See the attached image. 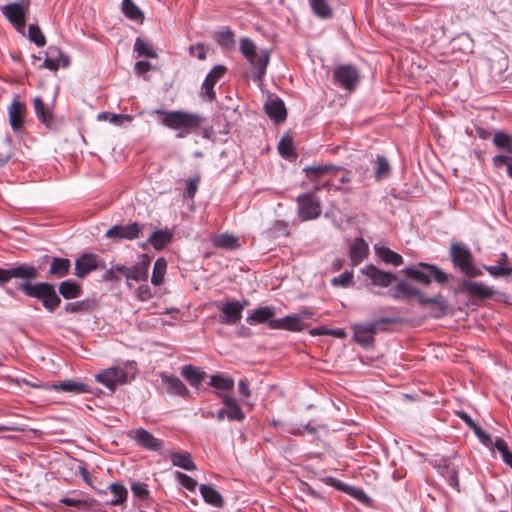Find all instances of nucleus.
<instances>
[{
    "label": "nucleus",
    "instance_id": "obj_1",
    "mask_svg": "<svg viewBox=\"0 0 512 512\" xmlns=\"http://www.w3.org/2000/svg\"><path fill=\"white\" fill-rule=\"evenodd\" d=\"M151 115L161 116L160 123L171 129L177 131L178 138H184L190 133L198 129L204 117L198 113H192L182 110H163L155 109L150 112Z\"/></svg>",
    "mask_w": 512,
    "mask_h": 512
},
{
    "label": "nucleus",
    "instance_id": "obj_2",
    "mask_svg": "<svg viewBox=\"0 0 512 512\" xmlns=\"http://www.w3.org/2000/svg\"><path fill=\"white\" fill-rule=\"evenodd\" d=\"M19 289L22 290L25 295L40 300L43 307L49 312H54L61 303V299L56 293L55 286L51 283L39 282L30 284L28 282H22L19 285Z\"/></svg>",
    "mask_w": 512,
    "mask_h": 512
},
{
    "label": "nucleus",
    "instance_id": "obj_3",
    "mask_svg": "<svg viewBox=\"0 0 512 512\" xmlns=\"http://www.w3.org/2000/svg\"><path fill=\"white\" fill-rule=\"evenodd\" d=\"M402 272L408 278L424 285H429L432 281L443 285L449 281L448 275L438 266L424 262L418 263L417 266L405 267Z\"/></svg>",
    "mask_w": 512,
    "mask_h": 512
},
{
    "label": "nucleus",
    "instance_id": "obj_4",
    "mask_svg": "<svg viewBox=\"0 0 512 512\" xmlns=\"http://www.w3.org/2000/svg\"><path fill=\"white\" fill-rule=\"evenodd\" d=\"M450 256L453 265L465 275L469 277L482 275V271L474 265L473 255L466 246L453 243L450 247Z\"/></svg>",
    "mask_w": 512,
    "mask_h": 512
},
{
    "label": "nucleus",
    "instance_id": "obj_5",
    "mask_svg": "<svg viewBox=\"0 0 512 512\" xmlns=\"http://www.w3.org/2000/svg\"><path fill=\"white\" fill-rule=\"evenodd\" d=\"M394 319L383 317L379 318L369 324H354L353 338L354 340L364 348L373 346L374 335L381 324L393 323Z\"/></svg>",
    "mask_w": 512,
    "mask_h": 512
},
{
    "label": "nucleus",
    "instance_id": "obj_6",
    "mask_svg": "<svg viewBox=\"0 0 512 512\" xmlns=\"http://www.w3.org/2000/svg\"><path fill=\"white\" fill-rule=\"evenodd\" d=\"M248 301L229 300L218 306L219 322L228 326L237 325L242 318L243 310L247 307Z\"/></svg>",
    "mask_w": 512,
    "mask_h": 512
},
{
    "label": "nucleus",
    "instance_id": "obj_7",
    "mask_svg": "<svg viewBox=\"0 0 512 512\" xmlns=\"http://www.w3.org/2000/svg\"><path fill=\"white\" fill-rule=\"evenodd\" d=\"M298 214L304 220L316 219L321 214L319 199L313 193H305L297 197Z\"/></svg>",
    "mask_w": 512,
    "mask_h": 512
},
{
    "label": "nucleus",
    "instance_id": "obj_8",
    "mask_svg": "<svg viewBox=\"0 0 512 512\" xmlns=\"http://www.w3.org/2000/svg\"><path fill=\"white\" fill-rule=\"evenodd\" d=\"M0 10L18 32H23L26 25L28 4L23 5L21 3L13 2L0 7Z\"/></svg>",
    "mask_w": 512,
    "mask_h": 512
},
{
    "label": "nucleus",
    "instance_id": "obj_9",
    "mask_svg": "<svg viewBox=\"0 0 512 512\" xmlns=\"http://www.w3.org/2000/svg\"><path fill=\"white\" fill-rule=\"evenodd\" d=\"M95 379L111 392H114L118 384H125L128 381L127 372L125 369L118 366H112L102 370L95 375Z\"/></svg>",
    "mask_w": 512,
    "mask_h": 512
},
{
    "label": "nucleus",
    "instance_id": "obj_10",
    "mask_svg": "<svg viewBox=\"0 0 512 512\" xmlns=\"http://www.w3.org/2000/svg\"><path fill=\"white\" fill-rule=\"evenodd\" d=\"M361 273L371 281L373 286L381 288H387L397 280V277L393 272L380 270L373 264H368L363 267L361 269Z\"/></svg>",
    "mask_w": 512,
    "mask_h": 512
},
{
    "label": "nucleus",
    "instance_id": "obj_11",
    "mask_svg": "<svg viewBox=\"0 0 512 512\" xmlns=\"http://www.w3.org/2000/svg\"><path fill=\"white\" fill-rule=\"evenodd\" d=\"M128 435L130 439L144 449L157 452L163 448V442L144 428L133 429Z\"/></svg>",
    "mask_w": 512,
    "mask_h": 512
},
{
    "label": "nucleus",
    "instance_id": "obj_12",
    "mask_svg": "<svg viewBox=\"0 0 512 512\" xmlns=\"http://www.w3.org/2000/svg\"><path fill=\"white\" fill-rule=\"evenodd\" d=\"M459 292L466 293L470 297L478 299H488L495 294L493 287H490L483 282H473L466 279H462L460 281Z\"/></svg>",
    "mask_w": 512,
    "mask_h": 512
},
{
    "label": "nucleus",
    "instance_id": "obj_13",
    "mask_svg": "<svg viewBox=\"0 0 512 512\" xmlns=\"http://www.w3.org/2000/svg\"><path fill=\"white\" fill-rule=\"evenodd\" d=\"M335 81L347 90H353L359 81V74L352 65L338 66L333 73Z\"/></svg>",
    "mask_w": 512,
    "mask_h": 512
},
{
    "label": "nucleus",
    "instance_id": "obj_14",
    "mask_svg": "<svg viewBox=\"0 0 512 512\" xmlns=\"http://www.w3.org/2000/svg\"><path fill=\"white\" fill-rule=\"evenodd\" d=\"M141 232V226L134 222L128 225H114L106 231V237L119 240H134Z\"/></svg>",
    "mask_w": 512,
    "mask_h": 512
},
{
    "label": "nucleus",
    "instance_id": "obj_15",
    "mask_svg": "<svg viewBox=\"0 0 512 512\" xmlns=\"http://www.w3.org/2000/svg\"><path fill=\"white\" fill-rule=\"evenodd\" d=\"M226 68L222 65L215 66L205 77L202 83V95L208 101L216 98L214 91L215 84L224 76Z\"/></svg>",
    "mask_w": 512,
    "mask_h": 512
},
{
    "label": "nucleus",
    "instance_id": "obj_16",
    "mask_svg": "<svg viewBox=\"0 0 512 512\" xmlns=\"http://www.w3.org/2000/svg\"><path fill=\"white\" fill-rule=\"evenodd\" d=\"M159 377L161 378V383L169 395L183 398L188 396L189 391L187 387L178 377L169 375L166 372H160Z\"/></svg>",
    "mask_w": 512,
    "mask_h": 512
},
{
    "label": "nucleus",
    "instance_id": "obj_17",
    "mask_svg": "<svg viewBox=\"0 0 512 512\" xmlns=\"http://www.w3.org/2000/svg\"><path fill=\"white\" fill-rule=\"evenodd\" d=\"M26 105L18 97L13 98L8 107L9 124L14 132H18L24 124Z\"/></svg>",
    "mask_w": 512,
    "mask_h": 512
},
{
    "label": "nucleus",
    "instance_id": "obj_18",
    "mask_svg": "<svg viewBox=\"0 0 512 512\" xmlns=\"http://www.w3.org/2000/svg\"><path fill=\"white\" fill-rule=\"evenodd\" d=\"M70 58L64 54L59 48L50 46L47 51V56L42 64V67L51 71H57L60 66L68 67Z\"/></svg>",
    "mask_w": 512,
    "mask_h": 512
},
{
    "label": "nucleus",
    "instance_id": "obj_19",
    "mask_svg": "<svg viewBox=\"0 0 512 512\" xmlns=\"http://www.w3.org/2000/svg\"><path fill=\"white\" fill-rule=\"evenodd\" d=\"M348 250L351 264L357 266L368 257L369 245L363 238L359 237L349 242Z\"/></svg>",
    "mask_w": 512,
    "mask_h": 512
},
{
    "label": "nucleus",
    "instance_id": "obj_20",
    "mask_svg": "<svg viewBox=\"0 0 512 512\" xmlns=\"http://www.w3.org/2000/svg\"><path fill=\"white\" fill-rule=\"evenodd\" d=\"M269 327L275 330L302 331L305 327L303 320L296 315H288L280 319L269 321Z\"/></svg>",
    "mask_w": 512,
    "mask_h": 512
},
{
    "label": "nucleus",
    "instance_id": "obj_21",
    "mask_svg": "<svg viewBox=\"0 0 512 512\" xmlns=\"http://www.w3.org/2000/svg\"><path fill=\"white\" fill-rule=\"evenodd\" d=\"M248 61L254 68V81L262 82L270 61L269 51L266 49L259 50V53L256 54V56L250 58Z\"/></svg>",
    "mask_w": 512,
    "mask_h": 512
},
{
    "label": "nucleus",
    "instance_id": "obj_22",
    "mask_svg": "<svg viewBox=\"0 0 512 512\" xmlns=\"http://www.w3.org/2000/svg\"><path fill=\"white\" fill-rule=\"evenodd\" d=\"M97 267L96 256L91 253H85L75 261V275L78 278H84Z\"/></svg>",
    "mask_w": 512,
    "mask_h": 512
},
{
    "label": "nucleus",
    "instance_id": "obj_23",
    "mask_svg": "<svg viewBox=\"0 0 512 512\" xmlns=\"http://www.w3.org/2000/svg\"><path fill=\"white\" fill-rule=\"evenodd\" d=\"M49 389L60 390L63 392L73 393V394H84V393L91 392L89 385H87L84 382L75 380V379H68V380H64L60 383L53 384L49 387Z\"/></svg>",
    "mask_w": 512,
    "mask_h": 512
},
{
    "label": "nucleus",
    "instance_id": "obj_24",
    "mask_svg": "<svg viewBox=\"0 0 512 512\" xmlns=\"http://www.w3.org/2000/svg\"><path fill=\"white\" fill-rule=\"evenodd\" d=\"M415 297H417L418 302L422 307H426L428 306V304L437 305L438 315H436V319L442 318L448 313L449 305L444 296L441 294H438L434 297H427L419 291V293Z\"/></svg>",
    "mask_w": 512,
    "mask_h": 512
},
{
    "label": "nucleus",
    "instance_id": "obj_25",
    "mask_svg": "<svg viewBox=\"0 0 512 512\" xmlns=\"http://www.w3.org/2000/svg\"><path fill=\"white\" fill-rule=\"evenodd\" d=\"M150 260L147 255L142 256V260L136 265L130 266L127 281L134 280L136 282L147 281L149 273ZM128 286L130 283L127 282Z\"/></svg>",
    "mask_w": 512,
    "mask_h": 512
},
{
    "label": "nucleus",
    "instance_id": "obj_26",
    "mask_svg": "<svg viewBox=\"0 0 512 512\" xmlns=\"http://www.w3.org/2000/svg\"><path fill=\"white\" fill-rule=\"evenodd\" d=\"M267 115L276 123L283 122L286 118V108L284 102L278 98H270L265 104Z\"/></svg>",
    "mask_w": 512,
    "mask_h": 512
},
{
    "label": "nucleus",
    "instance_id": "obj_27",
    "mask_svg": "<svg viewBox=\"0 0 512 512\" xmlns=\"http://www.w3.org/2000/svg\"><path fill=\"white\" fill-rule=\"evenodd\" d=\"M223 404L226 406L227 418L230 421H243L245 414L241 410L236 398L226 395L225 393H218Z\"/></svg>",
    "mask_w": 512,
    "mask_h": 512
},
{
    "label": "nucleus",
    "instance_id": "obj_28",
    "mask_svg": "<svg viewBox=\"0 0 512 512\" xmlns=\"http://www.w3.org/2000/svg\"><path fill=\"white\" fill-rule=\"evenodd\" d=\"M419 289L404 280H400L396 286L389 291V295L396 300L414 298Z\"/></svg>",
    "mask_w": 512,
    "mask_h": 512
},
{
    "label": "nucleus",
    "instance_id": "obj_29",
    "mask_svg": "<svg viewBox=\"0 0 512 512\" xmlns=\"http://www.w3.org/2000/svg\"><path fill=\"white\" fill-rule=\"evenodd\" d=\"M374 251L375 254L386 264H391L396 267L403 264V257L386 246L375 244Z\"/></svg>",
    "mask_w": 512,
    "mask_h": 512
},
{
    "label": "nucleus",
    "instance_id": "obj_30",
    "mask_svg": "<svg viewBox=\"0 0 512 512\" xmlns=\"http://www.w3.org/2000/svg\"><path fill=\"white\" fill-rule=\"evenodd\" d=\"M10 278H17L28 282L34 280L38 276V269L33 265L21 264L9 268Z\"/></svg>",
    "mask_w": 512,
    "mask_h": 512
},
{
    "label": "nucleus",
    "instance_id": "obj_31",
    "mask_svg": "<svg viewBox=\"0 0 512 512\" xmlns=\"http://www.w3.org/2000/svg\"><path fill=\"white\" fill-rule=\"evenodd\" d=\"M275 315V309L270 306L260 307L252 312L249 316H247L246 321L250 325L267 323L269 325V321H271L272 317Z\"/></svg>",
    "mask_w": 512,
    "mask_h": 512
},
{
    "label": "nucleus",
    "instance_id": "obj_32",
    "mask_svg": "<svg viewBox=\"0 0 512 512\" xmlns=\"http://www.w3.org/2000/svg\"><path fill=\"white\" fill-rule=\"evenodd\" d=\"M71 263L67 258L54 257L50 264L49 276L54 278H63L68 275Z\"/></svg>",
    "mask_w": 512,
    "mask_h": 512
},
{
    "label": "nucleus",
    "instance_id": "obj_33",
    "mask_svg": "<svg viewBox=\"0 0 512 512\" xmlns=\"http://www.w3.org/2000/svg\"><path fill=\"white\" fill-rule=\"evenodd\" d=\"M169 455L173 466L179 467L186 471L196 470V465L193 462L189 452H171Z\"/></svg>",
    "mask_w": 512,
    "mask_h": 512
},
{
    "label": "nucleus",
    "instance_id": "obj_34",
    "mask_svg": "<svg viewBox=\"0 0 512 512\" xmlns=\"http://www.w3.org/2000/svg\"><path fill=\"white\" fill-rule=\"evenodd\" d=\"M181 375L189 382L192 387H199L204 380L206 373L193 365H184L181 368Z\"/></svg>",
    "mask_w": 512,
    "mask_h": 512
},
{
    "label": "nucleus",
    "instance_id": "obj_35",
    "mask_svg": "<svg viewBox=\"0 0 512 512\" xmlns=\"http://www.w3.org/2000/svg\"><path fill=\"white\" fill-rule=\"evenodd\" d=\"M199 491L206 503L218 508L223 506V497L212 485L201 484Z\"/></svg>",
    "mask_w": 512,
    "mask_h": 512
},
{
    "label": "nucleus",
    "instance_id": "obj_36",
    "mask_svg": "<svg viewBox=\"0 0 512 512\" xmlns=\"http://www.w3.org/2000/svg\"><path fill=\"white\" fill-rule=\"evenodd\" d=\"M339 170L340 167L332 164L311 165L303 168V172L311 179H318L324 174H333Z\"/></svg>",
    "mask_w": 512,
    "mask_h": 512
},
{
    "label": "nucleus",
    "instance_id": "obj_37",
    "mask_svg": "<svg viewBox=\"0 0 512 512\" xmlns=\"http://www.w3.org/2000/svg\"><path fill=\"white\" fill-rule=\"evenodd\" d=\"M109 490L114 495V498L108 501L106 503L107 505L120 506L127 501L128 490L123 484L119 482L111 483L109 485Z\"/></svg>",
    "mask_w": 512,
    "mask_h": 512
},
{
    "label": "nucleus",
    "instance_id": "obj_38",
    "mask_svg": "<svg viewBox=\"0 0 512 512\" xmlns=\"http://www.w3.org/2000/svg\"><path fill=\"white\" fill-rule=\"evenodd\" d=\"M59 293L65 299H75L82 295V287L75 281L66 280L59 284Z\"/></svg>",
    "mask_w": 512,
    "mask_h": 512
},
{
    "label": "nucleus",
    "instance_id": "obj_39",
    "mask_svg": "<svg viewBox=\"0 0 512 512\" xmlns=\"http://www.w3.org/2000/svg\"><path fill=\"white\" fill-rule=\"evenodd\" d=\"M312 12L320 19L326 20L333 17V10L328 0H309Z\"/></svg>",
    "mask_w": 512,
    "mask_h": 512
},
{
    "label": "nucleus",
    "instance_id": "obj_40",
    "mask_svg": "<svg viewBox=\"0 0 512 512\" xmlns=\"http://www.w3.org/2000/svg\"><path fill=\"white\" fill-rule=\"evenodd\" d=\"M173 234L168 230H156L148 238V242L156 249H163L171 242Z\"/></svg>",
    "mask_w": 512,
    "mask_h": 512
},
{
    "label": "nucleus",
    "instance_id": "obj_41",
    "mask_svg": "<svg viewBox=\"0 0 512 512\" xmlns=\"http://www.w3.org/2000/svg\"><path fill=\"white\" fill-rule=\"evenodd\" d=\"M209 385L218 390V394L222 393L221 391H231L234 388V380L230 377L224 376L223 374H215L211 376Z\"/></svg>",
    "mask_w": 512,
    "mask_h": 512
},
{
    "label": "nucleus",
    "instance_id": "obj_42",
    "mask_svg": "<svg viewBox=\"0 0 512 512\" xmlns=\"http://www.w3.org/2000/svg\"><path fill=\"white\" fill-rule=\"evenodd\" d=\"M234 37V32L227 27H224L215 33V41L220 47H222L225 50H230L234 47Z\"/></svg>",
    "mask_w": 512,
    "mask_h": 512
},
{
    "label": "nucleus",
    "instance_id": "obj_43",
    "mask_svg": "<svg viewBox=\"0 0 512 512\" xmlns=\"http://www.w3.org/2000/svg\"><path fill=\"white\" fill-rule=\"evenodd\" d=\"M122 12L132 21L142 23L144 20L143 12L132 0L122 1Z\"/></svg>",
    "mask_w": 512,
    "mask_h": 512
},
{
    "label": "nucleus",
    "instance_id": "obj_44",
    "mask_svg": "<svg viewBox=\"0 0 512 512\" xmlns=\"http://www.w3.org/2000/svg\"><path fill=\"white\" fill-rule=\"evenodd\" d=\"M167 261L163 257H159L153 266V273L151 282L155 286H159L164 282V276L166 273Z\"/></svg>",
    "mask_w": 512,
    "mask_h": 512
},
{
    "label": "nucleus",
    "instance_id": "obj_45",
    "mask_svg": "<svg viewBox=\"0 0 512 512\" xmlns=\"http://www.w3.org/2000/svg\"><path fill=\"white\" fill-rule=\"evenodd\" d=\"M391 171L390 164L385 156L377 155L375 164H374V172L376 180H382L389 176Z\"/></svg>",
    "mask_w": 512,
    "mask_h": 512
},
{
    "label": "nucleus",
    "instance_id": "obj_46",
    "mask_svg": "<svg viewBox=\"0 0 512 512\" xmlns=\"http://www.w3.org/2000/svg\"><path fill=\"white\" fill-rule=\"evenodd\" d=\"M93 308V301L90 299H83L75 302H68L64 306L67 313H85Z\"/></svg>",
    "mask_w": 512,
    "mask_h": 512
},
{
    "label": "nucleus",
    "instance_id": "obj_47",
    "mask_svg": "<svg viewBox=\"0 0 512 512\" xmlns=\"http://www.w3.org/2000/svg\"><path fill=\"white\" fill-rule=\"evenodd\" d=\"M213 244L216 247L231 249L237 246L238 238L227 233L219 234L213 238Z\"/></svg>",
    "mask_w": 512,
    "mask_h": 512
},
{
    "label": "nucleus",
    "instance_id": "obj_48",
    "mask_svg": "<svg viewBox=\"0 0 512 512\" xmlns=\"http://www.w3.org/2000/svg\"><path fill=\"white\" fill-rule=\"evenodd\" d=\"M134 50L139 57L144 56L147 58H157V54L151 44L142 40L141 38L136 39Z\"/></svg>",
    "mask_w": 512,
    "mask_h": 512
},
{
    "label": "nucleus",
    "instance_id": "obj_49",
    "mask_svg": "<svg viewBox=\"0 0 512 512\" xmlns=\"http://www.w3.org/2000/svg\"><path fill=\"white\" fill-rule=\"evenodd\" d=\"M484 269L494 278L505 277L512 274V266L510 264H501L484 266Z\"/></svg>",
    "mask_w": 512,
    "mask_h": 512
},
{
    "label": "nucleus",
    "instance_id": "obj_50",
    "mask_svg": "<svg viewBox=\"0 0 512 512\" xmlns=\"http://www.w3.org/2000/svg\"><path fill=\"white\" fill-rule=\"evenodd\" d=\"M34 111L37 118L44 124H49L52 120V116L45 110V105L41 97H35L33 100Z\"/></svg>",
    "mask_w": 512,
    "mask_h": 512
},
{
    "label": "nucleus",
    "instance_id": "obj_51",
    "mask_svg": "<svg viewBox=\"0 0 512 512\" xmlns=\"http://www.w3.org/2000/svg\"><path fill=\"white\" fill-rule=\"evenodd\" d=\"M493 144L498 147L506 150L509 154L512 155V138L501 131H497L493 137Z\"/></svg>",
    "mask_w": 512,
    "mask_h": 512
},
{
    "label": "nucleus",
    "instance_id": "obj_52",
    "mask_svg": "<svg viewBox=\"0 0 512 512\" xmlns=\"http://www.w3.org/2000/svg\"><path fill=\"white\" fill-rule=\"evenodd\" d=\"M494 449L500 452L504 463L512 468V453L509 451L507 443L502 438H495Z\"/></svg>",
    "mask_w": 512,
    "mask_h": 512
},
{
    "label": "nucleus",
    "instance_id": "obj_53",
    "mask_svg": "<svg viewBox=\"0 0 512 512\" xmlns=\"http://www.w3.org/2000/svg\"><path fill=\"white\" fill-rule=\"evenodd\" d=\"M278 151L284 158L295 156L293 141L289 136H283L278 143Z\"/></svg>",
    "mask_w": 512,
    "mask_h": 512
},
{
    "label": "nucleus",
    "instance_id": "obj_54",
    "mask_svg": "<svg viewBox=\"0 0 512 512\" xmlns=\"http://www.w3.org/2000/svg\"><path fill=\"white\" fill-rule=\"evenodd\" d=\"M240 51L243 56L249 60L259 53L255 43L250 38H242L240 41Z\"/></svg>",
    "mask_w": 512,
    "mask_h": 512
},
{
    "label": "nucleus",
    "instance_id": "obj_55",
    "mask_svg": "<svg viewBox=\"0 0 512 512\" xmlns=\"http://www.w3.org/2000/svg\"><path fill=\"white\" fill-rule=\"evenodd\" d=\"M354 274L353 271H344L339 276L334 277L331 280V285L334 287L347 288L353 284Z\"/></svg>",
    "mask_w": 512,
    "mask_h": 512
},
{
    "label": "nucleus",
    "instance_id": "obj_56",
    "mask_svg": "<svg viewBox=\"0 0 512 512\" xmlns=\"http://www.w3.org/2000/svg\"><path fill=\"white\" fill-rule=\"evenodd\" d=\"M28 38L38 47H43L46 43L45 36L37 25H30L28 27Z\"/></svg>",
    "mask_w": 512,
    "mask_h": 512
},
{
    "label": "nucleus",
    "instance_id": "obj_57",
    "mask_svg": "<svg viewBox=\"0 0 512 512\" xmlns=\"http://www.w3.org/2000/svg\"><path fill=\"white\" fill-rule=\"evenodd\" d=\"M175 477L177 481L190 492H195L197 488V481L182 472H176Z\"/></svg>",
    "mask_w": 512,
    "mask_h": 512
},
{
    "label": "nucleus",
    "instance_id": "obj_58",
    "mask_svg": "<svg viewBox=\"0 0 512 512\" xmlns=\"http://www.w3.org/2000/svg\"><path fill=\"white\" fill-rule=\"evenodd\" d=\"M131 491L135 497L141 500H147L149 498L148 486L142 482H134L131 485Z\"/></svg>",
    "mask_w": 512,
    "mask_h": 512
},
{
    "label": "nucleus",
    "instance_id": "obj_59",
    "mask_svg": "<svg viewBox=\"0 0 512 512\" xmlns=\"http://www.w3.org/2000/svg\"><path fill=\"white\" fill-rule=\"evenodd\" d=\"M473 432L483 445L494 448L495 439H492L480 426L475 427Z\"/></svg>",
    "mask_w": 512,
    "mask_h": 512
},
{
    "label": "nucleus",
    "instance_id": "obj_60",
    "mask_svg": "<svg viewBox=\"0 0 512 512\" xmlns=\"http://www.w3.org/2000/svg\"><path fill=\"white\" fill-rule=\"evenodd\" d=\"M132 120H133V116L132 115L111 113L109 122L114 124V125H117V126H122V125H124L126 123H131Z\"/></svg>",
    "mask_w": 512,
    "mask_h": 512
},
{
    "label": "nucleus",
    "instance_id": "obj_61",
    "mask_svg": "<svg viewBox=\"0 0 512 512\" xmlns=\"http://www.w3.org/2000/svg\"><path fill=\"white\" fill-rule=\"evenodd\" d=\"M136 296L141 301H148L153 297V293L149 285L142 284L137 288Z\"/></svg>",
    "mask_w": 512,
    "mask_h": 512
},
{
    "label": "nucleus",
    "instance_id": "obj_62",
    "mask_svg": "<svg viewBox=\"0 0 512 512\" xmlns=\"http://www.w3.org/2000/svg\"><path fill=\"white\" fill-rule=\"evenodd\" d=\"M238 390H239V393L242 397V401L246 404H248V399L251 395V391L249 389V386H248V382L246 379H241L239 382H238Z\"/></svg>",
    "mask_w": 512,
    "mask_h": 512
},
{
    "label": "nucleus",
    "instance_id": "obj_63",
    "mask_svg": "<svg viewBox=\"0 0 512 512\" xmlns=\"http://www.w3.org/2000/svg\"><path fill=\"white\" fill-rule=\"evenodd\" d=\"M493 165L496 168H500L503 165H512V156L511 155H496L492 158Z\"/></svg>",
    "mask_w": 512,
    "mask_h": 512
},
{
    "label": "nucleus",
    "instance_id": "obj_64",
    "mask_svg": "<svg viewBox=\"0 0 512 512\" xmlns=\"http://www.w3.org/2000/svg\"><path fill=\"white\" fill-rule=\"evenodd\" d=\"M60 502L66 506L75 507V508H82V507L86 506V501L81 500V499H76L73 497H64V498L60 499Z\"/></svg>",
    "mask_w": 512,
    "mask_h": 512
}]
</instances>
